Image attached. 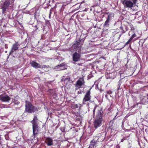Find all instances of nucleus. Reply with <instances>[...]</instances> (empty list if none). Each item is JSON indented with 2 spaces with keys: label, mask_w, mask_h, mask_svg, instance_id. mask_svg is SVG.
Masks as SVG:
<instances>
[{
  "label": "nucleus",
  "mask_w": 148,
  "mask_h": 148,
  "mask_svg": "<svg viewBox=\"0 0 148 148\" xmlns=\"http://www.w3.org/2000/svg\"><path fill=\"white\" fill-rule=\"evenodd\" d=\"M97 110V114L96 118L93 122V126L95 129L99 127L102 124V122L103 117V113L101 109L99 107L96 105L93 110V115L95 116V111Z\"/></svg>",
  "instance_id": "nucleus-1"
},
{
  "label": "nucleus",
  "mask_w": 148,
  "mask_h": 148,
  "mask_svg": "<svg viewBox=\"0 0 148 148\" xmlns=\"http://www.w3.org/2000/svg\"><path fill=\"white\" fill-rule=\"evenodd\" d=\"M84 40L80 38L78 40H76L71 47L75 51L80 52Z\"/></svg>",
  "instance_id": "nucleus-2"
},
{
  "label": "nucleus",
  "mask_w": 148,
  "mask_h": 148,
  "mask_svg": "<svg viewBox=\"0 0 148 148\" xmlns=\"http://www.w3.org/2000/svg\"><path fill=\"white\" fill-rule=\"evenodd\" d=\"M36 109L30 102L26 101L25 111L28 113H32L35 112Z\"/></svg>",
  "instance_id": "nucleus-3"
},
{
  "label": "nucleus",
  "mask_w": 148,
  "mask_h": 148,
  "mask_svg": "<svg viewBox=\"0 0 148 148\" xmlns=\"http://www.w3.org/2000/svg\"><path fill=\"white\" fill-rule=\"evenodd\" d=\"M11 3L10 0H6L1 6L2 13L3 14L6 13L7 10L8 9Z\"/></svg>",
  "instance_id": "nucleus-4"
},
{
  "label": "nucleus",
  "mask_w": 148,
  "mask_h": 148,
  "mask_svg": "<svg viewBox=\"0 0 148 148\" xmlns=\"http://www.w3.org/2000/svg\"><path fill=\"white\" fill-rule=\"evenodd\" d=\"M40 128L38 126L36 122L32 123V130L33 135L34 137L35 138L38 135L39 129Z\"/></svg>",
  "instance_id": "nucleus-5"
},
{
  "label": "nucleus",
  "mask_w": 148,
  "mask_h": 148,
  "mask_svg": "<svg viewBox=\"0 0 148 148\" xmlns=\"http://www.w3.org/2000/svg\"><path fill=\"white\" fill-rule=\"evenodd\" d=\"M90 89L91 88L86 91V94L83 98L82 102L83 104H85L86 102L90 100L91 98V97L90 95Z\"/></svg>",
  "instance_id": "nucleus-6"
},
{
  "label": "nucleus",
  "mask_w": 148,
  "mask_h": 148,
  "mask_svg": "<svg viewBox=\"0 0 148 148\" xmlns=\"http://www.w3.org/2000/svg\"><path fill=\"white\" fill-rule=\"evenodd\" d=\"M85 83L83 77L79 78L77 81L75 85V86L76 87L75 89L77 90L79 88H81L82 85H83Z\"/></svg>",
  "instance_id": "nucleus-7"
},
{
  "label": "nucleus",
  "mask_w": 148,
  "mask_h": 148,
  "mask_svg": "<svg viewBox=\"0 0 148 148\" xmlns=\"http://www.w3.org/2000/svg\"><path fill=\"white\" fill-rule=\"evenodd\" d=\"M122 3L125 8H132L134 6L133 3L130 0H123Z\"/></svg>",
  "instance_id": "nucleus-8"
},
{
  "label": "nucleus",
  "mask_w": 148,
  "mask_h": 148,
  "mask_svg": "<svg viewBox=\"0 0 148 148\" xmlns=\"http://www.w3.org/2000/svg\"><path fill=\"white\" fill-rule=\"evenodd\" d=\"M80 53L75 52L73 54L72 59L73 61L77 62L80 61L81 58Z\"/></svg>",
  "instance_id": "nucleus-9"
},
{
  "label": "nucleus",
  "mask_w": 148,
  "mask_h": 148,
  "mask_svg": "<svg viewBox=\"0 0 148 148\" xmlns=\"http://www.w3.org/2000/svg\"><path fill=\"white\" fill-rule=\"evenodd\" d=\"M19 45L18 42H16L12 46L11 50L9 53V55H10L14 52L18 50Z\"/></svg>",
  "instance_id": "nucleus-10"
},
{
  "label": "nucleus",
  "mask_w": 148,
  "mask_h": 148,
  "mask_svg": "<svg viewBox=\"0 0 148 148\" xmlns=\"http://www.w3.org/2000/svg\"><path fill=\"white\" fill-rule=\"evenodd\" d=\"M128 23H129L126 21L123 23L121 26L120 27V29L122 31V32L125 33L128 30L129 28L127 27L128 25Z\"/></svg>",
  "instance_id": "nucleus-11"
},
{
  "label": "nucleus",
  "mask_w": 148,
  "mask_h": 148,
  "mask_svg": "<svg viewBox=\"0 0 148 148\" xmlns=\"http://www.w3.org/2000/svg\"><path fill=\"white\" fill-rule=\"evenodd\" d=\"M11 98L8 95H0V100L3 102L8 101L10 100Z\"/></svg>",
  "instance_id": "nucleus-12"
},
{
  "label": "nucleus",
  "mask_w": 148,
  "mask_h": 148,
  "mask_svg": "<svg viewBox=\"0 0 148 148\" xmlns=\"http://www.w3.org/2000/svg\"><path fill=\"white\" fill-rule=\"evenodd\" d=\"M45 143L47 144L48 146H51L53 145V140L51 137H47L45 140Z\"/></svg>",
  "instance_id": "nucleus-13"
},
{
  "label": "nucleus",
  "mask_w": 148,
  "mask_h": 148,
  "mask_svg": "<svg viewBox=\"0 0 148 148\" xmlns=\"http://www.w3.org/2000/svg\"><path fill=\"white\" fill-rule=\"evenodd\" d=\"M97 140H95L93 139L91 140L90 142V144L88 148H95L97 146Z\"/></svg>",
  "instance_id": "nucleus-14"
},
{
  "label": "nucleus",
  "mask_w": 148,
  "mask_h": 148,
  "mask_svg": "<svg viewBox=\"0 0 148 148\" xmlns=\"http://www.w3.org/2000/svg\"><path fill=\"white\" fill-rule=\"evenodd\" d=\"M48 93L49 95L53 97L54 98H56L57 97L56 94L54 90L52 89L49 90L48 91Z\"/></svg>",
  "instance_id": "nucleus-15"
},
{
  "label": "nucleus",
  "mask_w": 148,
  "mask_h": 148,
  "mask_svg": "<svg viewBox=\"0 0 148 148\" xmlns=\"http://www.w3.org/2000/svg\"><path fill=\"white\" fill-rule=\"evenodd\" d=\"M30 64L32 67L35 69L39 68L41 67L40 64L37 63L35 61H32L31 62Z\"/></svg>",
  "instance_id": "nucleus-16"
},
{
  "label": "nucleus",
  "mask_w": 148,
  "mask_h": 148,
  "mask_svg": "<svg viewBox=\"0 0 148 148\" xmlns=\"http://www.w3.org/2000/svg\"><path fill=\"white\" fill-rule=\"evenodd\" d=\"M128 25L130 26V29L131 31H130L128 33V35L129 36H130V33L131 32H133L134 33L135 32V28L131 23H129Z\"/></svg>",
  "instance_id": "nucleus-17"
},
{
  "label": "nucleus",
  "mask_w": 148,
  "mask_h": 148,
  "mask_svg": "<svg viewBox=\"0 0 148 148\" xmlns=\"http://www.w3.org/2000/svg\"><path fill=\"white\" fill-rule=\"evenodd\" d=\"M114 16V14L112 13H111L108 15L107 20L110 21L112 19Z\"/></svg>",
  "instance_id": "nucleus-18"
},
{
  "label": "nucleus",
  "mask_w": 148,
  "mask_h": 148,
  "mask_svg": "<svg viewBox=\"0 0 148 148\" xmlns=\"http://www.w3.org/2000/svg\"><path fill=\"white\" fill-rule=\"evenodd\" d=\"M66 65V64L64 63H63L60 64L58 65L55 67L56 69H58L60 67H65L64 66Z\"/></svg>",
  "instance_id": "nucleus-19"
},
{
  "label": "nucleus",
  "mask_w": 148,
  "mask_h": 148,
  "mask_svg": "<svg viewBox=\"0 0 148 148\" xmlns=\"http://www.w3.org/2000/svg\"><path fill=\"white\" fill-rule=\"evenodd\" d=\"M110 22V21L106 20L103 25V27H108L109 25V23Z\"/></svg>",
  "instance_id": "nucleus-20"
},
{
  "label": "nucleus",
  "mask_w": 148,
  "mask_h": 148,
  "mask_svg": "<svg viewBox=\"0 0 148 148\" xmlns=\"http://www.w3.org/2000/svg\"><path fill=\"white\" fill-rule=\"evenodd\" d=\"M132 34L131 36L130 37V38L131 40H132L136 36V35L135 34V32H131L130 33V35Z\"/></svg>",
  "instance_id": "nucleus-21"
},
{
  "label": "nucleus",
  "mask_w": 148,
  "mask_h": 148,
  "mask_svg": "<svg viewBox=\"0 0 148 148\" xmlns=\"http://www.w3.org/2000/svg\"><path fill=\"white\" fill-rule=\"evenodd\" d=\"M41 67L40 68H48L50 67V66L49 65H40Z\"/></svg>",
  "instance_id": "nucleus-22"
},
{
  "label": "nucleus",
  "mask_w": 148,
  "mask_h": 148,
  "mask_svg": "<svg viewBox=\"0 0 148 148\" xmlns=\"http://www.w3.org/2000/svg\"><path fill=\"white\" fill-rule=\"evenodd\" d=\"M37 119V117L36 116H34V118L32 121H31V122L32 123H34V122H36V120Z\"/></svg>",
  "instance_id": "nucleus-23"
},
{
  "label": "nucleus",
  "mask_w": 148,
  "mask_h": 148,
  "mask_svg": "<svg viewBox=\"0 0 148 148\" xmlns=\"http://www.w3.org/2000/svg\"><path fill=\"white\" fill-rule=\"evenodd\" d=\"M79 107L78 105L77 104H73L71 106V108L72 109H75L78 108Z\"/></svg>",
  "instance_id": "nucleus-24"
},
{
  "label": "nucleus",
  "mask_w": 148,
  "mask_h": 148,
  "mask_svg": "<svg viewBox=\"0 0 148 148\" xmlns=\"http://www.w3.org/2000/svg\"><path fill=\"white\" fill-rule=\"evenodd\" d=\"M132 40L130 38L125 43V45H127L129 44H131L132 42Z\"/></svg>",
  "instance_id": "nucleus-25"
},
{
  "label": "nucleus",
  "mask_w": 148,
  "mask_h": 148,
  "mask_svg": "<svg viewBox=\"0 0 148 148\" xmlns=\"http://www.w3.org/2000/svg\"><path fill=\"white\" fill-rule=\"evenodd\" d=\"M58 70H63L64 69H67V68L66 67H63V68H61V67L59 68L58 69Z\"/></svg>",
  "instance_id": "nucleus-26"
},
{
  "label": "nucleus",
  "mask_w": 148,
  "mask_h": 148,
  "mask_svg": "<svg viewBox=\"0 0 148 148\" xmlns=\"http://www.w3.org/2000/svg\"><path fill=\"white\" fill-rule=\"evenodd\" d=\"M73 113L75 114V116L77 117H79L80 116V114L78 112L75 113V112H73Z\"/></svg>",
  "instance_id": "nucleus-27"
},
{
  "label": "nucleus",
  "mask_w": 148,
  "mask_h": 148,
  "mask_svg": "<svg viewBox=\"0 0 148 148\" xmlns=\"http://www.w3.org/2000/svg\"><path fill=\"white\" fill-rule=\"evenodd\" d=\"M107 94H110L112 93V91L111 90H109L107 91Z\"/></svg>",
  "instance_id": "nucleus-28"
},
{
  "label": "nucleus",
  "mask_w": 148,
  "mask_h": 148,
  "mask_svg": "<svg viewBox=\"0 0 148 148\" xmlns=\"http://www.w3.org/2000/svg\"><path fill=\"white\" fill-rule=\"evenodd\" d=\"M138 0H133V4H136V2Z\"/></svg>",
  "instance_id": "nucleus-29"
},
{
  "label": "nucleus",
  "mask_w": 148,
  "mask_h": 148,
  "mask_svg": "<svg viewBox=\"0 0 148 148\" xmlns=\"http://www.w3.org/2000/svg\"><path fill=\"white\" fill-rule=\"evenodd\" d=\"M5 48H6V49H7L8 48V47L7 46H5Z\"/></svg>",
  "instance_id": "nucleus-30"
},
{
  "label": "nucleus",
  "mask_w": 148,
  "mask_h": 148,
  "mask_svg": "<svg viewBox=\"0 0 148 148\" xmlns=\"http://www.w3.org/2000/svg\"><path fill=\"white\" fill-rule=\"evenodd\" d=\"M123 139H122L121 140V142H123Z\"/></svg>",
  "instance_id": "nucleus-31"
},
{
  "label": "nucleus",
  "mask_w": 148,
  "mask_h": 148,
  "mask_svg": "<svg viewBox=\"0 0 148 148\" xmlns=\"http://www.w3.org/2000/svg\"><path fill=\"white\" fill-rule=\"evenodd\" d=\"M105 97H107V95H105Z\"/></svg>",
  "instance_id": "nucleus-32"
},
{
  "label": "nucleus",
  "mask_w": 148,
  "mask_h": 148,
  "mask_svg": "<svg viewBox=\"0 0 148 148\" xmlns=\"http://www.w3.org/2000/svg\"><path fill=\"white\" fill-rule=\"evenodd\" d=\"M110 74H111V75H112V73H111L109 74V75H110Z\"/></svg>",
  "instance_id": "nucleus-33"
},
{
  "label": "nucleus",
  "mask_w": 148,
  "mask_h": 148,
  "mask_svg": "<svg viewBox=\"0 0 148 148\" xmlns=\"http://www.w3.org/2000/svg\"><path fill=\"white\" fill-rule=\"evenodd\" d=\"M40 1H41V0H40Z\"/></svg>",
  "instance_id": "nucleus-34"
}]
</instances>
